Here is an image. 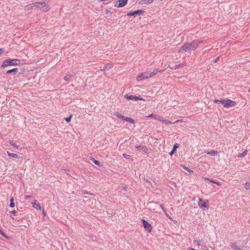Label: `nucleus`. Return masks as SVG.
Instances as JSON below:
<instances>
[{"label": "nucleus", "instance_id": "obj_1", "mask_svg": "<svg viewBox=\"0 0 250 250\" xmlns=\"http://www.w3.org/2000/svg\"><path fill=\"white\" fill-rule=\"evenodd\" d=\"M202 41L197 40H194L190 42H185L178 51L179 53L186 52L190 53L192 50H195Z\"/></svg>", "mask_w": 250, "mask_h": 250}, {"label": "nucleus", "instance_id": "obj_2", "mask_svg": "<svg viewBox=\"0 0 250 250\" xmlns=\"http://www.w3.org/2000/svg\"><path fill=\"white\" fill-rule=\"evenodd\" d=\"M157 70H153L152 72L146 71L141 73L137 77V80L138 81H143L145 79L151 78L154 75H156Z\"/></svg>", "mask_w": 250, "mask_h": 250}, {"label": "nucleus", "instance_id": "obj_3", "mask_svg": "<svg viewBox=\"0 0 250 250\" xmlns=\"http://www.w3.org/2000/svg\"><path fill=\"white\" fill-rule=\"evenodd\" d=\"M21 63V60L19 59H8L5 60L1 67L2 68H4L5 67L8 66H15V65H19Z\"/></svg>", "mask_w": 250, "mask_h": 250}, {"label": "nucleus", "instance_id": "obj_4", "mask_svg": "<svg viewBox=\"0 0 250 250\" xmlns=\"http://www.w3.org/2000/svg\"><path fill=\"white\" fill-rule=\"evenodd\" d=\"M35 5V9H40L44 12L49 10L50 7L46 3V1H39L34 2Z\"/></svg>", "mask_w": 250, "mask_h": 250}, {"label": "nucleus", "instance_id": "obj_5", "mask_svg": "<svg viewBox=\"0 0 250 250\" xmlns=\"http://www.w3.org/2000/svg\"><path fill=\"white\" fill-rule=\"evenodd\" d=\"M146 117L148 118H154L156 120H157L159 121H160L164 124H173L171 122H170L167 120L165 119L162 117H161L159 115H156V114H150V115L147 116Z\"/></svg>", "mask_w": 250, "mask_h": 250}, {"label": "nucleus", "instance_id": "obj_6", "mask_svg": "<svg viewBox=\"0 0 250 250\" xmlns=\"http://www.w3.org/2000/svg\"><path fill=\"white\" fill-rule=\"evenodd\" d=\"M113 114L115 116L118 117V118L121 119L122 120H123L124 121H126L127 122H129V123H130L131 124H134L135 123V121L132 118H130V117H125L124 115H123L122 114H120L118 112H114L113 113Z\"/></svg>", "mask_w": 250, "mask_h": 250}, {"label": "nucleus", "instance_id": "obj_7", "mask_svg": "<svg viewBox=\"0 0 250 250\" xmlns=\"http://www.w3.org/2000/svg\"><path fill=\"white\" fill-rule=\"evenodd\" d=\"M127 3V0H117L114 2L116 7L121 8L125 6Z\"/></svg>", "mask_w": 250, "mask_h": 250}, {"label": "nucleus", "instance_id": "obj_8", "mask_svg": "<svg viewBox=\"0 0 250 250\" xmlns=\"http://www.w3.org/2000/svg\"><path fill=\"white\" fill-rule=\"evenodd\" d=\"M141 221L145 229L148 232H151L152 231V227L151 225L145 219H142Z\"/></svg>", "mask_w": 250, "mask_h": 250}, {"label": "nucleus", "instance_id": "obj_9", "mask_svg": "<svg viewBox=\"0 0 250 250\" xmlns=\"http://www.w3.org/2000/svg\"><path fill=\"white\" fill-rule=\"evenodd\" d=\"M150 204L154 205V206H160V208L163 210V212H164L166 216H167L169 219L171 220L172 218L168 215V214L167 213L166 209L164 208L162 205H159L157 203L155 202H151L150 203Z\"/></svg>", "mask_w": 250, "mask_h": 250}, {"label": "nucleus", "instance_id": "obj_10", "mask_svg": "<svg viewBox=\"0 0 250 250\" xmlns=\"http://www.w3.org/2000/svg\"><path fill=\"white\" fill-rule=\"evenodd\" d=\"M143 13H144V11H143L142 10H138L136 11H134L133 12H129L127 13V16H128L129 17H131V16L136 17L137 15H141V14H143Z\"/></svg>", "mask_w": 250, "mask_h": 250}, {"label": "nucleus", "instance_id": "obj_11", "mask_svg": "<svg viewBox=\"0 0 250 250\" xmlns=\"http://www.w3.org/2000/svg\"><path fill=\"white\" fill-rule=\"evenodd\" d=\"M125 99L129 100H143V99L140 97L133 95H128L127 94L125 95Z\"/></svg>", "mask_w": 250, "mask_h": 250}, {"label": "nucleus", "instance_id": "obj_12", "mask_svg": "<svg viewBox=\"0 0 250 250\" xmlns=\"http://www.w3.org/2000/svg\"><path fill=\"white\" fill-rule=\"evenodd\" d=\"M235 105V102L230 100H227L225 101L224 107L229 108Z\"/></svg>", "mask_w": 250, "mask_h": 250}, {"label": "nucleus", "instance_id": "obj_13", "mask_svg": "<svg viewBox=\"0 0 250 250\" xmlns=\"http://www.w3.org/2000/svg\"><path fill=\"white\" fill-rule=\"evenodd\" d=\"M198 206L201 208H208L206 203L201 198L199 199Z\"/></svg>", "mask_w": 250, "mask_h": 250}, {"label": "nucleus", "instance_id": "obj_14", "mask_svg": "<svg viewBox=\"0 0 250 250\" xmlns=\"http://www.w3.org/2000/svg\"><path fill=\"white\" fill-rule=\"evenodd\" d=\"M135 147L139 150H142L144 152L147 153L148 149L146 146H136Z\"/></svg>", "mask_w": 250, "mask_h": 250}, {"label": "nucleus", "instance_id": "obj_15", "mask_svg": "<svg viewBox=\"0 0 250 250\" xmlns=\"http://www.w3.org/2000/svg\"><path fill=\"white\" fill-rule=\"evenodd\" d=\"M153 1V0H137V2L140 4H149Z\"/></svg>", "mask_w": 250, "mask_h": 250}, {"label": "nucleus", "instance_id": "obj_16", "mask_svg": "<svg viewBox=\"0 0 250 250\" xmlns=\"http://www.w3.org/2000/svg\"><path fill=\"white\" fill-rule=\"evenodd\" d=\"M32 207L37 210H41L42 208L39 204L36 203V200L34 202L31 203Z\"/></svg>", "mask_w": 250, "mask_h": 250}, {"label": "nucleus", "instance_id": "obj_17", "mask_svg": "<svg viewBox=\"0 0 250 250\" xmlns=\"http://www.w3.org/2000/svg\"><path fill=\"white\" fill-rule=\"evenodd\" d=\"M33 9H35V5H34V2L25 6L24 8V10L26 11L30 10Z\"/></svg>", "mask_w": 250, "mask_h": 250}, {"label": "nucleus", "instance_id": "obj_18", "mask_svg": "<svg viewBox=\"0 0 250 250\" xmlns=\"http://www.w3.org/2000/svg\"><path fill=\"white\" fill-rule=\"evenodd\" d=\"M113 67V64L111 63H108L105 64L103 68L101 69V71H105V70H109Z\"/></svg>", "mask_w": 250, "mask_h": 250}, {"label": "nucleus", "instance_id": "obj_19", "mask_svg": "<svg viewBox=\"0 0 250 250\" xmlns=\"http://www.w3.org/2000/svg\"><path fill=\"white\" fill-rule=\"evenodd\" d=\"M18 72V68H13L12 69H10V70H7L6 72V74H9L11 73H13L15 74H17V73Z\"/></svg>", "mask_w": 250, "mask_h": 250}, {"label": "nucleus", "instance_id": "obj_20", "mask_svg": "<svg viewBox=\"0 0 250 250\" xmlns=\"http://www.w3.org/2000/svg\"><path fill=\"white\" fill-rule=\"evenodd\" d=\"M205 152L207 154L211 155L212 156H215L218 154L217 151H215V150H211L210 151H205Z\"/></svg>", "mask_w": 250, "mask_h": 250}, {"label": "nucleus", "instance_id": "obj_21", "mask_svg": "<svg viewBox=\"0 0 250 250\" xmlns=\"http://www.w3.org/2000/svg\"><path fill=\"white\" fill-rule=\"evenodd\" d=\"M179 145L177 143H175L173 147L172 150L169 153L170 155H172V154L175 152L176 150V149L178 147Z\"/></svg>", "mask_w": 250, "mask_h": 250}, {"label": "nucleus", "instance_id": "obj_22", "mask_svg": "<svg viewBox=\"0 0 250 250\" xmlns=\"http://www.w3.org/2000/svg\"><path fill=\"white\" fill-rule=\"evenodd\" d=\"M7 154L9 157H13L17 159H19L20 158L19 155L15 153H12L9 151H7Z\"/></svg>", "mask_w": 250, "mask_h": 250}, {"label": "nucleus", "instance_id": "obj_23", "mask_svg": "<svg viewBox=\"0 0 250 250\" xmlns=\"http://www.w3.org/2000/svg\"><path fill=\"white\" fill-rule=\"evenodd\" d=\"M230 247L232 249H233L234 250H242V249H241V248H238L237 245L235 243L231 244Z\"/></svg>", "mask_w": 250, "mask_h": 250}, {"label": "nucleus", "instance_id": "obj_24", "mask_svg": "<svg viewBox=\"0 0 250 250\" xmlns=\"http://www.w3.org/2000/svg\"><path fill=\"white\" fill-rule=\"evenodd\" d=\"M14 197H11L10 199V204L9 205L10 207H11V208H14L15 207V204L14 202Z\"/></svg>", "mask_w": 250, "mask_h": 250}, {"label": "nucleus", "instance_id": "obj_25", "mask_svg": "<svg viewBox=\"0 0 250 250\" xmlns=\"http://www.w3.org/2000/svg\"><path fill=\"white\" fill-rule=\"evenodd\" d=\"M206 179L208 180L209 181H210L211 183L216 184L218 186H220L222 185L221 183L220 182H219L215 181H214V180H213L212 179H209L208 178H207Z\"/></svg>", "mask_w": 250, "mask_h": 250}, {"label": "nucleus", "instance_id": "obj_26", "mask_svg": "<svg viewBox=\"0 0 250 250\" xmlns=\"http://www.w3.org/2000/svg\"><path fill=\"white\" fill-rule=\"evenodd\" d=\"M225 101L226 100H225L224 99H222V100H214V102L215 103H221L222 104H223V106H224Z\"/></svg>", "mask_w": 250, "mask_h": 250}, {"label": "nucleus", "instance_id": "obj_27", "mask_svg": "<svg viewBox=\"0 0 250 250\" xmlns=\"http://www.w3.org/2000/svg\"><path fill=\"white\" fill-rule=\"evenodd\" d=\"M91 161L93 162V163L97 165V166L98 167H101V165L100 164V163L99 162V161H97V160H96L95 159H91Z\"/></svg>", "mask_w": 250, "mask_h": 250}, {"label": "nucleus", "instance_id": "obj_28", "mask_svg": "<svg viewBox=\"0 0 250 250\" xmlns=\"http://www.w3.org/2000/svg\"><path fill=\"white\" fill-rule=\"evenodd\" d=\"M194 243L196 245H197L199 246H201L202 244V240H194L193 241Z\"/></svg>", "mask_w": 250, "mask_h": 250}, {"label": "nucleus", "instance_id": "obj_29", "mask_svg": "<svg viewBox=\"0 0 250 250\" xmlns=\"http://www.w3.org/2000/svg\"><path fill=\"white\" fill-rule=\"evenodd\" d=\"M247 154V150H245L243 153H240L238 155V157L241 158L245 157Z\"/></svg>", "mask_w": 250, "mask_h": 250}, {"label": "nucleus", "instance_id": "obj_30", "mask_svg": "<svg viewBox=\"0 0 250 250\" xmlns=\"http://www.w3.org/2000/svg\"><path fill=\"white\" fill-rule=\"evenodd\" d=\"M245 188L246 190L250 189V183L246 182L244 185Z\"/></svg>", "mask_w": 250, "mask_h": 250}, {"label": "nucleus", "instance_id": "obj_31", "mask_svg": "<svg viewBox=\"0 0 250 250\" xmlns=\"http://www.w3.org/2000/svg\"><path fill=\"white\" fill-rule=\"evenodd\" d=\"M9 144L12 146H13L14 147H15L16 148H18L19 147V146H17L16 144H15L14 143H13L12 141H9Z\"/></svg>", "mask_w": 250, "mask_h": 250}, {"label": "nucleus", "instance_id": "obj_32", "mask_svg": "<svg viewBox=\"0 0 250 250\" xmlns=\"http://www.w3.org/2000/svg\"><path fill=\"white\" fill-rule=\"evenodd\" d=\"M184 66V64H178V65H175V66H174L173 67H171L169 65L168 67H170L171 69H177V68H179L180 67H182V66Z\"/></svg>", "mask_w": 250, "mask_h": 250}, {"label": "nucleus", "instance_id": "obj_33", "mask_svg": "<svg viewBox=\"0 0 250 250\" xmlns=\"http://www.w3.org/2000/svg\"><path fill=\"white\" fill-rule=\"evenodd\" d=\"M72 77V75L71 74H69V75H67L65 76H64V80L65 81H68V80H69L71 77Z\"/></svg>", "mask_w": 250, "mask_h": 250}, {"label": "nucleus", "instance_id": "obj_34", "mask_svg": "<svg viewBox=\"0 0 250 250\" xmlns=\"http://www.w3.org/2000/svg\"><path fill=\"white\" fill-rule=\"evenodd\" d=\"M181 167L185 170H186L187 171H188V172H193V171L191 170H190L188 167H186L184 165H182Z\"/></svg>", "mask_w": 250, "mask_h": 250}, {"label": "nucleus", "instance_id": "obj_35", "mask_svg": "<svg viewBox=\"0 0 250 250\" xmlns=\"http://www.w3.org/2000/svg\"><path fill=\"white\" fill-rule=\"evenodd\" d=\"M72 116H72V115H70L69 117L65 118H64V120H65L67 122H68H68H70L71 119V118H72Z\"/></svg>", "mask_w": 250, "mask_h": 250}, {"label": "nucleus", "instance_id": "obj_36", "mask_svg": "<svg viewBox=\"0 0 250 250\" xmlns=\"http://www.w3.org/2000/svg\"><path fill=\"white\" fill-rule=\"evenodd\" d=\"M200 247L201 249H202V250H208V249L207 248L206 246L204 244H202Z\"/></svg>", "mask_w": 250, "mask_h": 250}, {"label": "nucleus", "instance_id": "obj_37", "mask_svg": "<svg viewBox=\"0 0 250 250\" xmlns=\"http://www.w3.org/2000/svg\"><path fill=\"white\" fill-rule=\"evenodd\" d=\"M123 156H124V158H125L127 159H129L130 158V156L129 155H127L125 153H124L123 154Z\"/></svg>", "mask_w": 250, "mask_h": 250}, {"label": "nucleus", "instance_id": "obj_38", "mask_svg": "<svg viewBox=\"0 0 250 250\" xmlns=\"http://www.w3.org/2000/svg\"><path fill=\"white\" fill-rule=\"evenodd\" d=\"M25 199H27L28 198H32V199H34V198L31 195H26L24 197Z\"/></svg>", "mask_w": 250, "mask_h": 250}, {"label": "nucleus", "instance_id": "obj_39", "mask_svg": "<svg viewBox=\"0 0 250 250\" xmlns=\"http://www.w3.org/2000/svg\"><path fill=\"white\" fill-rule=\"evenodd\" d=\"M154 70H157V72H156V74L158 73H161V72H163L164 70H159L158 69H154Z\"/></svg>", "mask_w": 250, "mask_h": 250}, {"label": "nucleus", "instance_id": "obj_40", "mask_svg": "<svg viewBox=\"0 0 250 250\" xmlns=\"http://www.w3.org/2000/svg\"><path fill=\"white\" fill-rule=\"evenodd\" d=\"M0 234L2 235L3 236L6 237V235L5 233L3 232V231L0 229Z\"/></svg>", "mask_w": 250, "mask_h": 250}, {"label": "nucleus", "instance_id": "obj_41", "mask_svg": "<svg viewBox=\"0 0 250 250\" xmlns=\"http://www.w3.org/2000/svg\"><path fill=\"white\" fill-rule=\"evenodd\" d=\"M11 213H12L13 214H14L15 216L16 215V211L15 210H13V211H11L10 212Z\"/></svg>", "mask_w": 250, "mask_h": 250}, {"label": "nucleus", "instance_id": "obj_42", "mask_svg": "<svg viewBox=\"0 0 250 250\" xmlns=\"http://www.w3.org/2000/svg\"><path fill=\"white\" fill-rule=\"evenodd\" d=\"M82 193L83 194H91V193H88V192H87V191H86L85 190L82 191Z\"/></svg>", "mask_w": 250, "mask_h": 250}, {"label": "nucleus", "instance_id": "obj_43", "mask_svg": "<svg viewBox=\"0 0 250 250\" xmlns=\"http://www.w3.org/2000/svg\"><path fill=\"white\" fill-rule=\"evenodd\" d=\"M219 59V57H218L217 58H216L214 60V62H217L218 60Z\"/></svg>", "mask_w": 250, "mask_h": 250}, {"label": "nucleus", "instance_id": "obj_44", "mask_svg": "<svg viewBox=\"0 0 250 250\" xmlns=\"http://www.w3.org/2000/svg\"><path fill=\"white\" fill-rule=\"evenodd\" d=\"M3 52V49L2 48H0V54Z\"/></svg>", "mask_w": 250, "mask_h": 250}, {"label": "nucleus", "instance_id": "obj_45", "mask_svg": "<svg viewBox=\"0 0 250 250\" xmlns=\"http://www.w3.org/2000/svg\"><path fill=\"white\" fill-rule=\"evenodd\" d=\"M42 214L44 216L46 215V213L45 212L44 209L42 210Z\"/></svg>", "mask_w": 250, "mask_h": 250}, {"label": "nucleus", "instance_id": "obj_46", "mask_svg": "<svg viewBox=\"0 0 250 250\" xmlns=\"http://www.w3.org/2000/svg\"><path fill=\"white\" fill-rule=\"evenodd\" d=\"M145 180L146 181V182L147 183H150V182L149 180H148V179H145Z\"/></svg>", "mask_w": 250, "mask_h": 250}, {"label": "nucleus", "instance_id": "obj_47", "mask_svg": "<svg viewBox=\"0 0 250 250\" xmlns=\"http://www.w3.org/2000/svg\"><path fill=\"white\" fill-rule=\"evenodd\" d=\"M180 121H181V120H177L175 123H178Z\"/></svg>", "mask_w": 250, "mask_h": 250}, {"label": "nucleus", "instance_id": "obj_48", "mask_svg": "<svg viewBox=\"0 0 250 250\" xmlns=\"http://www.w3.org/2000/svg\"><path fill=\"white\" fill-rule=\"evenodd\" d=\"M189 250H195L194 249L191 248Z\"/></svg>", "mask_w": 250, "mask_h": 250}, {"label": "nucleus", "instance_id": "obj_49", "mask_svg": "<svg viewBox=\"0 0 250 250\" xmlns=\"http://www.w3.org/2000/svg\"><path fill=\"white\" fill-rule=\"evenodd\" d=\"M249 92H250V88L249 89Z\"/></svg>", "mask_w": 250, "mask_h": 250}]
</instances>
